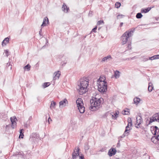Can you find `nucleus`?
I'll return each mask as SVG.
<instances>
[{
  "instance_id": "nucleus-15",
  "label": "nucleus",
  "mask_w": 159,
  "mask_h": 159,
  "mask_svg": "<svg viewBox=\"0 0 159 159\" xmlns=\"http://www.w3.org/2000/svg\"><path fill=\"white\" fill-rule=\"evenodd\" d=\"M9 42V38L8 37L5 38L4 40L2 41V45L3 46L6 45L7 43Z\"/></svg>"
},
{
  "instance_id": "nucleus-51",
  "label": "nucleus",
  "mask_w": 159,
  "mask_h": 159,
  "mask_svg": "<svg viewBox=\"0 0 159 159\" xmlns=\"http://www.w3.org/2000/svg\"><path fill=\"white\" fill-rule=\"evenodd\" d=\"M127 47L128 48H131V44H128Z\"/></svg>"
},
{
  "instance_id": "nucleus-10",
  "label": "nucleus",
  "mask_w": 159,
  "mask_h": 159,
  "mask_svg": "<svg viewBox=\"0 0 159 159\" xmlns=\"http://www.w3.org/2000/svg\"><path fill=\"white\" fill-rule=\"evenodd\" d=\"M68 102L67 101L66 99H64L63 100L59 102V107H61V106L62 107H64L66 106V104Z\"/></svg>"
},
{
  "instance_id": "nucleus-18",
  "label": "nucleus",
  "mask_w": 159,
  "mask_h": 159,
  "mask_svg": "<svg viewBox=\"0 0 159 159\" xmlns=\"http://www.w3.org/2000/svg\"><path fill=\"white\" fill-rule=\"evenodd\" d=\"M151 7H148L146 8L142 9L141 10V12L142 13H147L151 10Z\"/></svg>"
},
{
  "instance_id": "nucleus-44",
  "label": "nucleus",
  "mask_w": 159,
  "mask_h": 159,
  "mask_svg": "<svg viewBox=\"0 0 159 159\" xmlns=\"http://www.w3.org/2000/svg\"><path fill=\"white\" fill-rule=\"evenodd\" d=\"M155 137L156 139L159 141V134H158L157 136H156Z\"/></svg>"
},
{
  "instance_id": "nucleus-34",
  "label": "nucleus",
  "mask_w": 159,
  "mask_h": 159,
  "mask_svg": "<svg viewBox=\"0 0 159 159\" xmlns=\"http://www.w3.org/2000/svg\"><path fill=\"white\" fill-rule=\"evenodd\" d=\"M30 66L29 64H27L24 67L25 69H27L28 71L30 70Z\"/></svg>"
},
{
  "instance_id": "nucleus-25",
  "label": "nucleus",
  "mask_w": 159,
  "mask_h": 159,
  "mask_svg": "<svg viewBox=\"0 0 159 159\" xmlns=\"http://www.w3.org/2000/svg\"><path fill=\"white\" fill-rule=\"evenodd\" d=\"M60 71H58L57 72H55L54 73V74H55V77H54V79L55 80L56 79V77H57L58 79L59 78L60 75Z\"/></svg>"
},
{
  "instance_id": "nucleus-57",
  "label": "nucleus",
  "mask_w": 159,
  "mask_h": 159,
  "mask_svg": "<svg viewBox=\"0 0 159 159\" xmlns=\"http://www.w3.org/2000/svg\"><path fill=\"white\" fill-rule=\"evenodd\" d=\"M136 128H138V126H136Z\"/></svg>"
},
{
  "instance_id": "nucleus-12",
  "label": "nucleus",
  "mask_w": 159,
  "mask_h": 159,
  "mask_svg": "<svg viewBox=\"0 0 159 159\" xmlns=\"http://www.w3.org/2000/svg\"><path fill=\"white\" fill-rule=\"evenodd\" d=\"M46 22H47V23H48L49 22L48 18L47 17H46L44 18L43 22L42 24L41 25V26L42 27L43 26H46Z\"/></svg>"
},
{
  "instance_id": "nucleus-55",
  "label": "nucleus",
  "mask_w": 159,
  "mask_h": 159,
  "mask_svg": "<svg viewBox=\"0 0 159 159\" xmlns=\"http://www.w3.org/2000/svg\"><path fill=\"white\" fill-rule=\"evenodd\" d=\"M10 69L11 70V66H10Z\"/></svg>"
},
{
  "instance_id": "nucleus-4",
  "label": "nucleus",
  "mask_w": 159,
  "mask_h": 159,
  "mask_svg": "<svg viewBox=\"0 0 159 159\" xmlns=\"http://www.w3.org/2000/svg\"><path fill=\"white\" fill-rule=\"evenodd\" d=\"M133 32L132 30L129 31H127L125 32L122 35L121 37V40L122 41V44L124 45L125 44L128 40V38L131 36V32Z\"/></svg>"
},
{
  "instance_id": "nucleus-6",
  "label": "nucleus",
  "mask_w": 159,
  "mask_h": 159,
  "mask_svg": "<svg viewBox=\"0 0 159 159\" xmlns=\"http://www.w3.org/2000/svg\"><path fill=\"white\" fill-rule=\"evenodd\" d=\"M151 131L153 135L159 134V129L157 126H153L151 127Z\"/></svg>"
},
{
  "instance_id": "nucleus-42",
  "label": "nucleus",
  "mask_w": 159,
  "mask_h": 159,
  "mask_svg": "<svg viewBox=\"0 0 159 159\" xmlns=\"http://www.w3.org/2000/svg\"><path fill=\"white\" fill-rule=\"evenodd\" d=\"M158 55H154L152 57H150L149 58V59L150 60H154V59H153V58H154V57L155 56H157Z\"/></svg>"
},
{
  "instance_id": "nucleus-2",
  "label": "nucleus",
  "mask_w": 159,
  "mask_h": 159,
  "mask_svg": "<svg viewBox=\"0 0 159 159\" xmlns=\"http://www.w3.org/2000/svg\"><path fill=\"white\" fill-rule=\"evenodd\" d=\"M77 89L80 95H83L87 92V88L89 85V82L84 79H80L78 82Z\"/></svg>"
},
{
  "instance_id": "nucleus-52",
  "label": "nucleus",
  "mask_w": 159,
  "mask_h": 159,
  "mask_svg": "<svg viewBox=\"0 0 159 159\" xmlns=\"http://www.w3.org/2000/svg\"><path fill=\"white\" fill-rule=\"evenodd\" d=\"M123 22H121L120 23V27H121L123 25Z\"/></svg>"
},
{
  "instance_id": "nucleus-17",
  "label": "nucleus",
  "mask_w": 159,
  "mask_h": 159,
  "mask_svg": "<svg viewBox=\"0 0 159 159\" xmlns=\"http://www.w3.org/2000/svg\"><path fill=\"white\" fill-rule=\"evenodd\" d=\"M39 137V135L37 133H33L32 135L30 136V139L31 138L33 139H38Z\"/></svg>"
},
{
  "instance_id": "nucleus-43",
  "label": "nucleus",
  "mask_w": 159,
  "mask_h": 159,
  "mask_svg": "<svg viewBox=\"0 0 159 159\" xmlns=\"http://www.w3.org/2000/svg\"><path fill=\"white\" fill-rule=\"evenodd\" d=\"M156 136H154L153 137H152V138L151 139V140L152 142L153 143H154V140L155 139V137Z\"/></svg>"
},
{
  "instance_id": "nucleus-35",
  "label": "nucleus",
  "mask_w": 159,
  "mask_h": 159,
  "mask_svg": "<svg viewBox=\"0 0 159 159\" xmlns=\"http://www.w3.org/2000/svg\"><path fill=\"white\" fill-rule=\"evenodd\" d=\"M72 158L73 159H76L78 157V156L79 155V153H78L75 155L74 154H72Z\"/></svg>"
},
{
  "instance_id": "nucleus-46",
  "label": "nucleus",
  "mask_w": 159,
  "mask_h": 159,
  "mask_svg": "<svg viewBox=\"0 0 159 159\" xmlns=\"http://www.w3.org/2000/svg\"><path fill=\"white\" fill-rule=\"evenodd\" d=\"M122 16H123V15H117V19H119L120 18H121L122 17H121Z\"/></svg>"
},
{
  "instance_id": "nucleus-50",
  "label": "nucleus",
  "mask_w": 159,
  "mask_h": 159,
  "mask_svg": "<svg viewBox=\"0 0 159 159\" xmlns=\"http://www.w3.org/2000/svg\"><path fill=\"white\" fill-rule=\"evenodd\" d=\"M120 143L119 142H118L117 144V147H120Z\"/></svg>"
},
{
  "instance_id": "nucleus-26",
  "label": "nucleus",
  "mask_w": 159,
  "mask_h": 159,
  "mask_svg": "<svg viewBox=\"0 0 159 159\" xmlns=\"http://www.w3.org/2000/svg\"><path fill=\"white\" fill-rule=\"evenodd\" d=\"M127 110L128 111L124 110L122 111V114L123 115H129V111H128L129 109H127Z\"/></svg>"
},
{
  "instance_id": "nucleus-39",
  "label": "nucleus",
  "mask_w": 159,
  "mask_h": 159,
  "mask_svg": "<svg viewBox=\"0 0 159 159\" xmlns=\"http://www.w3.org/2000/svg\"><path fill=\"white\" fill-rule=\"evenodd\" d=\"M97 28V26H96L94 28H93L91 32H96V30Z\"/></svg>"
},
{
  "instance_id": "nucleus-1",
  "label": "nucleus",
  "mask_w": 159,
  "mask_h": 159,
  "mask_svg": "<svg viewBox=\"0 0 159 159\" xmlns=\"http://www.w3.org/2000/svg\"><path fill=\"white\" fill-rule=\"evenodd\" d=\"M103 101V99L102 98H97L93 97L90 100L91 105L89 107L90 110L92 111L98 110L100 107L101 103Z\"/></svg>"
},
{
  "instance_id": "nucleus-30",
  "label": "nucleus",
  "mask_w": 159,
  "mask_h": 159,
  "mask_svg": "<svg viewBox=\"0 0 159 159\" xmlns=\"http://www.w3.org/2000/svg\"><path fill=\"white\" fill-rule=\"evenodd\" d=\"M50 84V83L49 82H45L44 83L43 85V88H46L48 87Z\"/></svg>"
},
{
  "instance_id": "nucleus-32",
  "label": "nucleus",
  "mask_w": 159,
  "mask_h": 159,
  "mask_svg": "<svg viewBox=\"0 0 159 159\" xmlns=\"http://www.w3.org/2000/svg\"><path fill=\"white\" fill-rule=\"evenodd\" d=\"M143 16V15L141 13H138L137 14L136 17L138 19H140Z\"/></svg>"
},
{
  "instance_id": "nucleus-54",
  "label": "nucleus",
  "mask_w": 159,
  "mask_h": 159,
  "mask_svg": "<svg viewBox=\"0 0 159 159\" xmlns=\"http://www.w3.org/2000/svg\"><path fill=\"white\" fill-rule=\"evenodd\" d=\"M101 151V152H103L104 151V149H102L101 150H100Z\"/></svg>"
},
{
  "instance_id": "nucleus-21",
  "label": "nucleus",
  "mask_w": 159,
  "mask_h": 159,
  "mask_svg": "<svg viewBox=\"0 0 159 159\" xmlns=\"http://www.w3.org/2000/svg\"><path fill=\"white\" fill-rule=\"evenodd\" d=\"M120 72L116 70L114 73V76L116 79L118 78L120 76Z\"/></svg>"
},
{
  "instance_id": "nucleus-22",
  "label": "nucleus",
  "mask_w": 159,
  "mask_h": 159,
  "mask_svg": "<svg viewBox=\"0 0 159 159\" xmlns=\"http://www.w3.org/2000/svg\"><path fill=\"white\" fill-rule=\"evenodd\" d=\"M17 155H19L21 156L22 157H23L24 156V154L23 152H16L14 154L15 156H16Z\"/></svg>"
},
{
  "instance_id": "nucleus-27",
  "label": "nucleus",
  "mask_w": 159,
  "mask_h": 159,
  "mask_svg": "<svg viewBox=\"0 0 159 159\" xmlns=\"http://www.w3.org/2000/svg\"><path fill=\"white\" fill-rule=\"evenodd\" d=\"M80 149V148L79 147H78L77 149H75L74 150V152L72 154H74L75 155H76L77 154L79 153Z\"/></svg>"
},
{
  "instance_id": "nucleus-41",
  "label": "nucleus",
  "mask_w": 159,
  "mask_h": 159,
  "mask_svg": "<svg viewBox=\"0 0 159 159\" xmlns=\"http://www.w3.org/2000/svg\"><path fill=\"white\" fill-rule=\"evenodd\" d=\"M79 156L80 159H84V155L83 154H81L80 155H79Z\"/></svg>"
},
{
  "instance_id": "nucleus-40",
  "label": "nucleus",
  "mask_w": 159,
  "mask_h": 159,
  "mask_svg": "<svg viewBox=\"0 0 159 159\" xmlns=\"http://www.w3.org/2000/svg\"><path fill=\"white\" fill-rule=\"evenodd\" d=\"M67 63V61H62L61 62V65L63 66H65V65L66 63Z\"/></svg>"
},
{
  "instance_id": "nucleus-28",
  "label": "nucleus",
  "mask_w": 159,
  "mask_h": 159,
  "mask_svg": "<svg viewBox=\"0 0 159 159\" xmlns=\"http://www.w3.org/2000/svg\"><path fill=\"white\" fill-rule=\"evenodd\" d=\"M128 125H129L130 126H131L132 125V121L130 117H128L127 119Z\"/></svg>"
},
{
  "instance_id": "nucleus-58",
  "label": "nucleus",
  "mask_w": 159,
  "mask_h": 159,
  "mask_svg": "<svg viewBox=\"0 0 159 159\" xmlns=\"http://www.w3.org/2000/svg\"><path fill=\"white\" fill-rule=\"evenodd\" d=\"M86 36H85V37H84V38H86Z\"/></svg>"
},
{
  "instance_id": "nucleus-37",
  "label": "nucleus",
  "mask_w": 159,
  "mask_h": 159,
  "mask_svg": "<svg viewBox=\"0 0 159 159\" xmlns=\"http://www.w3.org/2000/svg\"><path fill=\"white\" fill-rule=\"evenodd\" d=\"M4 52L6 54V56L7 57H8V56L9 55V53L8 50H6L4 51Z\"/></svg>"
},
{
  "instance_id": "nucleus-5",
  "label": "nucleus",
  "mask_w": 159,
  "mask_h": 159,
  "mask_svg": "<svg viewBox=\"0 0 159 159\" xmlns=\"http://www.w3.org/2000/svg\"><path fill=\"white\" fill-rule=\"evenodd\" d=\"M155 121L159 122V114L158 113L154 114L152 117L150 118L149 124H150Z\"/></svg>"
},
{
  "instance_id": "nucleus-20",
  "label": "nucleus",
  "mask_w": 159,
  "mask_h": 159,
  "mask_svg": "<svg viewBox=\"0 0 159 159\" xmlns=\"http://www.w3.org/2000/svg\"><path fill=\"white\" fill-rule=\"evenodd\" d=\"M111 59V57L110 55L107 56V57H105L102 59V61H109L110 59Z\"/></svg>"
},
{
  "instance_id": "nucleus-49",
  "label": "nucleus",
  "mask_w": 159,
  "mask_h": 159,
  "mask_svg": "<svg viewBox=\"0 0 159 159\" xmlns=\"http://www.w3.org/2000/svg\"><path fill=\"white\" fill-rule=\"evenodd\" d=\"M50 120L52 121V120L50 118V117H49L48 119V122L49 123H50Z\"/></svg>"
},
{
  "instance_id": "nucleus-31",
  "label": "nucleus",
  "mask_w": 159,
  "mask_h": 159,
  "mask_svg": "<svg viewBox=\"0 0 159 159\" xmlns=\"http://www.w3.org/2000/svg\"><path fill=\"white\" fill-rule=\"evenodd\" d=\"M23 130V129H21L20 130V134L19 136V137L20 138H21V139H23V136H24L23 133L22 132V131Z\"/></svg>"
},
{
  "instance_id": "nucleus-3",
  "label": "nucleus",
  "mask_w": 159,
  "mask_h": 159,
  "mask_svg": "<svg viewBox=\"0 0 159 159\" xmlns=\"http://www.w3.org/2000/svg\"><path fill=\"white\" fill-rule=\"evenodd\" d=\"M98 90L99 92L102 93L106 92L107 90V82L105 81L104 80L103 81H100L98 84Z\"/></svg>"
},
{
  "instance_id": "nucleus-29",
  "label": "nucleus",
  "mask_w": 159,
  "mask_h": 159,
  "mask_svg": "<svg viewBox=\"0 0 159 159\" xmlns=\"http://www.w3.org/2000/svg\"><path fill=\"white\" fill-rule=\"evenodd\" d=\"M90 148V146L89 145L88 143H85L84 146V149L85 151L88 150Z\"/></svg>"
},
{
  "instance_id": "nucleus-45",
  "label": "nucleus",
  "mask_w": 159,
  "mask_h": 159,
  "mask_svg": "<svg viewBox=\"0 0 159 159\" xmlns=\"http://www.w3.org/2000/svg\"><path fill=\"white\" fill-rule=\"evenodd\" d=\"M42 28H41L40 30V31H39V35L41 36H42V34L41 33V32H42Z\"/></svg>"
},
{
  "instance_id": "nucleus-16",
  "label": "nucleus",
  "mask_w": 159,
  "mask_h": 159,
  "mask_svg": "<svg viewBox=\"0 0 159 159\" xmlns=\"http://www.w3.org/2000/svg\"><path fill=\"white\" fill-rule=\"evenodd\" d=\"M76 103L77 106L80 105H83L82 100L81 98H79L76 100Z\"/></svg>"
},
{
  "instance_id": "nucleus-24",
  "label": "nucleus",
  "mask_w": 159,
  "mask_h": 159,
  "mask_svg": "<svg viewBox=\"0 0 159 159\" xmlns=\"http://www.w3.org/2000/svg\"><path fill=\"white\" fill-rule=\"evenodd\" d=\"M56 103L54 101H52L51 102V105L50 106V108L52 109L55 108V106L56 105Z\"/></svg>"
},
{
  "instance_id": "nucleus-7",
  "label": "nucleus",
  "mask_w": 159,
  "mask_h": 159,
  "mask_svg": "<svg viewBox=\"0 0 159 159\" xmlns=\"http://www.w3.org/2000/svg\"><path fill=\"white\" fill-rule=\"evenodd\" d=\"M10 120L11 122V126L13 129H14L16 126V121L17 120V119L15 116H13L11 117Z\"/></svg>"
},
{
  "instance_id": "nucleus-19",
  "label": "nucleus",
  "mask_w": 159,
  "mask_h": 159,
  "mask_svg": "<svg viewBox=\"0 0 159 159\" xmlns=\"http://www.w3.org/2000/svg\"><path fill=\"white\" fill-rule=\"evenodd\" d=\"M153 88V86L152 84L150 82L148 84V90L149 92H151Z\"/></svg>"
},
{
  "instance_id": "nucleus-9",
  "label": "nucleus",
  "mask_w": 159,
  "mask_h": 159,
  "mask_svg": "<svg viewBox=\"0 0 159 159\" xmlns=\"http://www.w3.org/2000/svg\"><path fill=\"white\" fill-rule=\"evenodd\" d=\"M129 125H127V126L126 127L125 132L123 135L121 136L122 138H123L125 136H127L129 135V132L128 131H129L130 129H128V128H129Z\"/></svg>"
},
{
  "instance_id": "nucleus-33",
  "label": "nucleus",
  "mask_w": 159,
  "mask_h": 159,
  "mask_svg": "<svg viewBox=\"0 0 159 159\" xmlns=\"http://www.w3.org/2000/svg\"><path fill=\"white\" fill-rule=\"evenodd\" d=\"M121 5V3L119 2H117L115 4V7L116 8H119Z\"/></svg>"
},
{
  "instance_id": "nucleus-11",
  "label": "nucleus",
  "mask_w": 159,
  "mask_h": 159,
  "mask_svg": "<svg viewBox=\"0 0 159 159\" xmlns=\"http://www.w3.org/2000/svg\"><path fill=\"white\" fill-rule=\"evenodd\" d=\"M83 105H80L77 106L80 112L81 113H84L85 111V108Z\"/></svg>"
},
{
  "instance_id": "nucleus-53",
  "label": "nucleus",
  "mask_w": 159,
  "mask_h": 159,
  "mask_svg": "<svg viewBox=\"0 0 159 159\" xmlns=\"http://www.w3.org/2000/svg\"><path fill=\"white\" fill-rule=\"evenodd\" d=\"M32 117L31 116H30L29 118V120H31L32 119Z\"/></svg>"
},
{
  "instance_id": "nucleus-56",
  "label": "nucleus",
  "mask_w": 159,
  "mask_h": 159,
  "mask_svg": "<svg viewBox=\"0 0 159 159\" xmlns=\"http://www.w3.org/2000/svg\"><path fill=\"white\" fill-rule=\"evenodd\" d=\"M21 33V31H20V34Z\"/></svg>"
},
{
  "instance_id": "nucleus-13",
  "label": "nucleus",
  "mask_w": 159,
  "mask_h": 159,
  "mask_svg": "<svg viewBox=\"0 0 159 159\" xmlns=\"http://www.w3.org/2000/svg\"><path fill=\"white\" fill-rule=\"evenodd\" d=\"M136 122L137 124V125L139 126L140 124H141V123L142 122V117L140 116H139L136 118Z\"/></svg>"
},
{
  "instance_id": "nucleus-23",
  "label": "nucleus",
  "mask_w": 159,
  "mask_h": 159,
  "mask_svg": "<svg viewBox=\"0 0 159 159\" xmlns=\"http://www.w3.org/2000/svg\"><path fill=\"white\" fill-rule=\"evenodd\" d=\"M141 99L138 98H135L134 99V102L135 104H138L139 103Z\"/></svg>"
},
{
  "instance_id": "nucleus-8",
  "label": "nucleus",
  "mask_w": 159,
  "mask_h": 159,
  "mask_svg": "<svg viewBox=\"0 0 159 159\" xmlns=\"http://www.w3.org/2000/svg\"><path fill=\"white\" fill-rule=\"evenodd\" d=\"M116 152V150L114 148H112L110 149L108 152V155L110 157H111L113 155L115 154Z\"/></svg>"
},
{
  "instance_id": "nucleus-14",
  "label": "nucleus",
  "mask_w": 159,
  "mask_h": 159,
  "mask_svg": "<svg viewBox=\"0 0 159 159\" xmlns=\"http://www.w3.org/2000/svg\"><path fill=\"white\" fill-rule=\"evenodd\" d=\"M62 9L64 12L67 13L69 10V8L67 7L65 3H63L62 7Z\"/></svg>"
},
{
  "instance_id": "nucleus-48",
  "label": "nucleus",
  "mask_w": 159,
  "mask_h": 159,
  "mask_svg": "<svg viewBox=\"0 0 159 159\" xmlns=\"http://www.w3.org/2000/svg\"><path fill=\"white\" fill-rule=\"evenodd\" d=\"M11 66V65L10 63H7V68H8L9 66Z\"/></svg>"
},
{
  "instance_id": "nucleus-36",
  "label": "nucleus",
  "mask_w": 159,
  "mask_h": 159,
  "mask_svg": "<svg viewBox=\"0 0 159 159\" xmlns=\"http://www.w3.org/2000/svg\"><path fill=\"white\" fill-rule=\"evenodd\" d=\"M118 114L116 112L114 113V115H112V117L115 118V119H116V118H117L118 116Z\"/></svg>"
},
{
  "instance_id": "nucleus-38",
  "label": "nucleus",
  "mask_w": 159,
  "mask_h": 159,
  "mask_svg": "<svg viewBox=\"0 0 159 159\" xmlns=\"http://www.w3.org/2000/svg\"><path fill=\"white\" fill-rule=\"evenodd\" d=\"M104 21L103 20H100L98 22L97 25H99L102 24H104Z\"/></svg>"
},
{
  "instance_id": "nucleus-47",
  "label": "nucleus",
  "mask_w": 159,
  "mask_h": 159,
  "mask_svg": "<svg viewBox=\"0 0 159 159\" xmlns=\"http://www.w3.org/2000/svg\"><path fill=\"white\" fill-rule=\"evenodd\" d=\"M157 56H155L154 57V58H153V59H159V55H157Z\"/></svg>"
}]
</instances>
